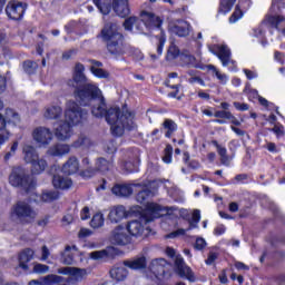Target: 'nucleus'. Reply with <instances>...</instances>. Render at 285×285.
Instances as JSON below:
<instances>
[{
    "mask_svg": "<svg viewBox=\"0 0 285 285\" xmlns=\"http://www.w3.org/2000/svg\"><path fill=\"white\" fill-rule=\"evenodd\" d=\"M19 148V141H14L10 148V151L4 155V161H8L11 157L17 155V150Z\"/></svg>",
    "mask_w": 285,
    "mask_h": 285,
    "instance_id": "3c124183",
    "label": "nucleus"
},
{
    "mask_svg": "<svg viewBox=\"0 0 285 285\" xmlns=\"http://www.w3.org/2000/svg\"><path fill=\"white\" fill-rule=\"evenodd\" d=\"M52 184L60 190H68V188L72 186V180L68 177L61 176V174H56L53 176Z\"/></svg>",
    "mask_w": 285,
    "mask_h": 285,
    "instance_id": "c85d7f7f",
    "label": "nucleus"
},
{
    "mask_svg": "<svg viewBox=\"0 0 285 285\" xmlns=\"http://www.w3.org/2000/svg\"><path fill=\"white\" fill-rule=\"evenodd\" d=\"M72 222H75V217H72V215H70V214L65 215L62 218L63 226H68V225L72 224Z\"/></svg>",
    "mask_w": 285,
    "mask_h": 285,
    "instance_id": "774afa93",
    "label": "nucleus"
},
{
    "mask_svg": "<svg viewBox=\"0 0 285 285\" xmlns=\"http://www.w3.org/2000/svg\"><path fill=\"white\" fill-rule=\"evenodd\" d=\"M213 146L217 148V153L220 156L222 164H224L225 166H228V155H227L226 148L222 147L219 142H217L216 140L213 141Z\"/></svg>",
    "mask_w": 285,
    "mask_h": 285,
    "instance_id": "4c0bfd02",
    "label": "nucleus"
},
{
    "mask_svg": "<svg viewBox=\"0 0 285 285\" xmlns=\"http://www.w3.org/2000/svg\"><path fill=\"white\" fill-rule=\"evenodd\" d=\"M80 219L86 220L90 219V208L83 207L82 210L80 212Z\"/></svg>",
    "mask_w": 285,
    "mask_h": 285,
    "instance_id": "69168bd1",
    "label": "nucleus"
},
{
    "mask_svg": "<svg viewBox=\"0 0 285 285\" xmlns=\"http://www.w3.org/2000/svg\"><path fill=\"white\" fill-rule=\"evenodd\" d=\"M164 128L165 130H167V132L165 134V137L170 138L173 136V132L177 130V124H175V121L170 119H166L164 122Z\"/></svg>",
    "mask_w": 285,
    "mask_h": 285,
    "instance_id": "c03bdc74",
    "label": "nucleus"
},
{
    "mask_svg": "<svg viewBox=\"0 0 285 285\" xmlns=\"http://www.w3.org/2000/svg\"><path fill=\"white\" fill-rule=\"evenodd\" d=\"M110 277H111V279H115L116 282H124V279H126V277H128V269H126V265H124V263L115 265L110 269Z\"/></svg>",
    "mask_w": 285,
    "mask_h": 285,
    "instance_id": "5701e85b",
    "label": "nucleus"
},
{
    "mask_svg": "<svg viewBox=\"0 0 285 285\" xmlns=\"http://www.w3.org/2000/svg\"><path fill=\"white\" fill-rule=\"evenodd\" d=\"M157 39H158L157 52H158V56H161L164 52V46H166V33H164V31H160V36L157 37Z\"/></svg>",
    "mask_w": 285,
    "mask_h": 285,
    "instance_id": "09e8293b",
    "label": "nucleus"
},
{
    "mask_svg": "<svg viewBox=\"0 0 285 285\" xmlns=\"http://www.w3.org/2000/svg\"><path fill=\"white\" fill-rule=\"evenodd\" d=\"M80 146H90V139L86 136H81L76 142H73L75 148H80Z\"/></svg>",
    "mask_w": 285,
    "mask_h": 285,
    "instance_id": "6e6d98bb",
    "label": "nucleus"
},
{
    "mask_svg": "<svg viewBox=\"0 0 285 285\" xmlns=\"http://www.w3.org/2000/svg\"><path fill=\"white\" fill-rule=\"evenodd\" d=\"M12 216L21 224H32L37 219V210L26 200L18 202L12 209Z\"/></svg>",
    "mask_w": 285,
    "mask_h": 285,
    "instance_id": "1a4fd4ad",
    "label": "nucleus"
},
{
    "mask_svg": "<svg viewBox=\"0 0 285 285\" xmlns=\"http://www.w3.org/2000/svg\"><path fill=\"white\" fill-rule=\"evenodd\" d=\"M163 23L164 20L153 12L141 11L140 20L137 17H129L125 20L124 28L134 35H141L144 28L147 30H161Z\"/></svg>",
    "mask_w": 285,
    "mask_h": 285,
    "instance_id": "20e7f679",
    "label": "nucleus"
},
{
    "mask_svg": "<svg viewBox=\"0 0 285 285\" xmlns=\"http://www.w3.org/2000/svg\"><path fill=\"white\" fill-rule=\"evenodd\" d=\"M48 271H50V267H48V265H45L41 263H37L33 266V273L43 274V273H48Z\"/></svg>",
    "mask_w": 285,
    "mask_h": 285,
    "instance_id": "5fc2aeb1",
    "label": "nucleus"
},
{
    "mask_svg": "<svg viewBox=\"0 0 285 285\" xmlns=\"http://www.w3.org/2000/svg\"><path fill=\"white\" fill-rule=\"evenodd\" d=\"M63 282V278L59 275H47L40 279H33L29 282L28 285H55V284H61Z\"/></svg>",
    "mask_w": 285,
    "mask_h": 285,
    "instance_id": "4be33fe9",
    "label": "nucleus"
},
{
    "mask_svg": "<svg viewBox=\"0 0 285 285\" xmlns=\"http://www.w3.org/2000/svg\"><path fill=\"white\" fill-rule=\"evenodd\" d=\"M166 255H168V257H175V268L180 277H186V279H189V282H195V275H193V269L186 266V263H184V258L181 257V255H177L175 248L167 247Z\"/></svg>",
    "mask_w": 285,
    "mask_h": 285,
    "instance_id": "9d476101",
    "label": "nucleus"
},
{
    "mask_svg": "<svg viewBox=\"0 0 285 285\" xmlns=\"http://www.w3.org/2000/svg\"><path fill=\"white\" fill-rule=\"evenodd\" d=\"M90 235H92V230L88 228H81L78 233L79 239H86V237H90Z\"/></svg>",
    "mask_w": 285,
    "mask_h": 285,
    "instance_id": "680f3d73",
    "label": "nucleus"
},
{
    "mask_svg": "<svg viewBox=\"0 0 285 285\" xmlns=\"http://www.w3.org/2000/svg\"><path fill=\"white\" fill-rule=\"evenodd\" d=\"M169 32L177 37H188L190 35V23L184 20H177L169 23Z\"/></svg>",
    "mask_w": 285,
    "mask_h": 285,
    "instance_id": "a211bd4d",
    "label": "nucleus"
},
{
    "mask_svg": "<svg viewBox=\"0 0 285 285\" xmlns=\"http://www.w3.org/2000/svg\"><path fill=\"white\" fill-rule=\"evenodd\" d=\"M70 153V145L56 144L47 150V155L50 157H63Z\"/></svg>",
    "mask_w": 285,
    "mask_h": 285,
    "instance_id": "b1692460",
    "label": "nucleus"
},
{
    "mask_svg": "<svg viewBox=\"0 0 285 285\" xmlns=\"http://www.w3.org/2000/svg\"><path fill=\"white\" fill-rule=\"evenodd\" d=\"M188 230H193V223H189V226L187 229L185 228H178L175 232H171L169 234L166 235L167 239H175L177 237H184V235H186V233H188Z\"/></svg>",
    "mask_w": 285,
    "mask_h": 285,
    "instance_id": "58836bf2",
    "label": "nucleus"
},
{
    "mask_svg": "<svg viewBox=\"0 0 285 285\" xmlns=\"http://www.w3.org/2000/svg\"><path fill=\"white\" fill-rule=\"evenodd\" d=\"M177 210L176 207H163L157 203H146L145 210L139 219L128 222L126 228L131 237H141L150 233L149 222L159 219L163 215H173Z\"/></svg>",
    "mask_w": 285,
    "mask_h": 285,
    "instance_id": "f03ea898",
    "label": "nucleus"
},
{
    "mask_svg": "<svg viewBox=\"0 0 285 285\" xmlns=\"http://www.w3.org/2000/svg\"><path fill=\"white\" fill-rule=\"evenodd\" d=\"M166 266H168V262L164 258H156L151 261L149 271L159 279V277H164L166 275Z\"/></svg>",
    "mask_w": 285,
    "mask_h": 285,
    "instance_id": "aec40b11",
    "label": "nucleus"
},
{
    "mask_svg": "<svg viewBox=\"0 0 285 285\" xmlns=\"http://www.w3.org/2000/svg\"><path fill=\"white\" fill-rule=\"evenodd\" d=\"M105 224L106 217H104L101 212L96 213L90 220V227L95 229L104 228Z\"/></svg>",
    "mask_w": 285,
    "mask_h": 285,
    "instance_id": "473e14b6",
    "label": "nucleus"
},
{
    "mask_svg": "<svg viewBox=\"0 0 285 285\" xmlns=\"http://www.w3.org/2000/svg\"><path fill=\"white\" fill-rule=\"evenodd\" d=\"M216 261H217V253L210 252L205 263L207 264V266H213V264H215Z\"/></svg>",
    "mask_w": 285,
    "mask_h": 285,
    "instance_id": "052dcab7",
    "label": "nucleus"
},
{
    "mask_svg": "<svg viewBox=\"0 0 285 285\" xmlns=\"http://www.w3.org/2000/svg\"><path fill=\"white\" fill-rule=\"evenodd\" d=\"M22 155L26 164L32 165L35 161H37L39 151H37V149L31 145H24L22 148Z\"/></svg>",
    "mask_w": 285,
    "mask_h": 285,
    "instance_id": "bb28decb",
    "label": "nucleus"
},
{
    "mask_svg": "<svg viewBox=\"0 0 285 285\" xmlns=\"http://www.w3.org/2000/svg\"><path fill=\"white\" fill-rule=\"evenodd\" d=\"M31 137L40 148H48L52 144V139H55L52 130L43 126L36 127L31 132Z\"/></svg>",
    "mask_w": 285,
    "mask_h": 285,
    "instance_id": "9b49d317",
    "label": "nucleus"
},
{
    "mask_svg": "<svg viewBox=\"0 0 285 285\" xmlns=\"http://www.w3.org/2000/svg\"><path fill=\"white\" fill-rule=\"evenodd\" d=\"M236 1L237 0H220L219 12L227 14V12L233 10Z\"/></svg>",
    "mask_w": 285,
    "mask_h": 285,
    "instance_id": "37998d69",
    "label": "nucleus"
},
{
    "mask_svg": "<svg viewBox=\"0 0 285 285\" xmlns=\"http://www.w3.org/2000/svg\"><path fill=\"white\" fill-rule=\"evenodd\" d=\"M76 99L80 106H91V115L94 117H105L107 124L111 126L114 137H121L125 130H134L137 128L135 124V114L128 110H120L117 107L106 109V100L101 94V89L95 83H87L82 90L76 92Z\"/></svg>",
    "mask_w": 285,
    "mask_h": 285,
    "instance_id": "f257e3e1",
    "label": "nucleus"
},
{
    "mask_svg": "<svg viewBox=\"0 0 285 285\" xmlns=\"http://www.w3.org/2000/svg\"><path fill=\"white\" fill-rule=\"evenodd\" d=\"M124 266L131 268V271H141L146 268V256H139L131 261H125Z\"/></svg>",
    "mask_w": 285,
    "mask_h": 285,
    "instance_id": "c756f323",
    "label": "nucleus"
},
{
    "mask_svg": "<svg viewBox=\"0 0 285 285\" xmlns=\"http://www.w3.org/2000/svg\"><path fill=\"white\" fill-rule=\"evenodd\" d=\"M9 184L14 188H23L27 193L37 186L35 179L30 175L26 174L23 167H14L9 176Z\"/></svg>",
    "mask_w": 285,
    "mask_h": 285,
    "instance_id": "0eeeda50",
    "label": "nucleus"
},
{
    "mask_svg": "<svg viewBox=\"0 0 285 285\" xmlns=\"http://www.w3.org/2000/svg\"><path fill=\"white\" fill-rule=\"evenodd\" d=\"M71 250H77V246H67L61 255V263L67 266L75 264V255Z\"/></svg>",
    "mask_w": 285,
    "mask_h": 285,
    "instance_id": "7c9ffc66",
    "label": "nucleus"
},
{
    "mask_svg": "<svg viewBox=\"0 0 285 285\" xmlns=\"http://www.w3.org/2000/svg\"><path fill=\"white\" fill-rule=\"evenodd\" d=\"M88 117V110L81 109L77 102L69 100L66 105L65 121L58 122L53 128L55 136L59 141H66L72 137V126L81 124Z\"/></svg>",
    "mask_w": 285,
    "mask_h": 285,
    "instance_id": "7ed1b4c3",
    "label": "nucleus"
},
{
    "mask_svg": "<svg viewBox=\"0 0 285 285\" xmlns=\"http://www.w3.org/2000/svg\"><path fill=\"white\" fill-rule=\"evenodd\" d=\"M48 168V161L43 158H37L31 165L32 175H41Z\"/></svg>",
    "mask_w": 285,
    "mask_h": 285,
    "instance_id": "2f4dec72",
    "label": "nucleus"
},
{
    "mask_svg": "<svg viewBox=\"0 0 285 285\" xmlns=\"http://www.w3.org/2000/svg\"><path fill=\"white\" fill-rule=\"evenodd\" d=\"M61 173L65 175H75L79 173V160L77 157H70L62 166Z\"/></svg>",
    "mask_w": 285,
    "mask_h": 285,
    "instance_id": "a878e982",
    "label": "nucleus"
},
{
    "mask_svg": "<svg viewBox=\"0 0 285 285\" xmlns=\"http://www.w3.org/2000/svg\"><path fill=\"white\" fill-rule=\"evenodd\" d=\"M179 57V48L177 46L171 45L167 51V59H177Z\"/></svg>",
    "mask_w": 285,
    "mask_h": 285,
    "instance_id": "8fccbe9b",
    "label": "nucleus"
},
{
    "mask_svg": "<svg viewBox=\"0 0 285 285\" xmlns=\"http://www.w3.org/2000/svg\"><path fill=\"white\" fill-rule=\"evenodd\" d=\"M41 257H40V262H47L48 257H50V249L48 248V246L43 245L41 247Z\"/></svg>",
    "mask_w": 285,
    "mask_h": 285,
    "instance_id": "13d9d810",
    "label": "nucleus"
},
{
    "mask_svg": "<svg viewBox=\"0 0 285 285\" xmlns=\"http://www.w3.org/2000/svg\"><path fill=\"white\" fill-rule=\"evenodd\" d=\"M40 199H41V202H45V204H50L52 202H57V199H59V191L43 190Z\"/></svg>",
    "mask_w": 285,
    "mask_h": 285,
    "instance_id": "f704fd0d",
    "label": "nucleus"
},
{
    "mask_svg": "<svg viewBox=\"0 0 285 285\" xmlns=\"http://www.w3.org/2000/svg\"><path fill=\"white\" fill-rule=\"evenodd\" d=\"M214 117H216L217 119H229L233 118V112L226 110H218L215 111Z\"/></svg>",
    "mask_w": 285,
    "mask_h": 285,
    "instance_id": "603ef678",
    "label": "nucleus"
},
{
    "mask_svg": "<svg viewBox=\"0 0 285 285\" xmlns=\"http://www.w3.org/2000/svg\"><path fill=\"white\" fill-rule=\"evenodd\" d=\"M63 115V109L59 105H49L45 107L43 117L45 119H59Z\"/></svg>",
    "mask_w": 285,
    "mask_h": 285,
    "instance_id": "cd10ccee",
    "label": "nucleus"
},
{
    "mask_svg": "<svg viewBox=\"0 0 285 285\" xmlns=\"http://www.w3.org/2000/svg\"><path fill=\"white\" fill-rule=\"evenodd\" d=\"M127 230V227L124 225L116 226L110 235L111 244H116L117 246H126L130 244V236Z\"/></svg>",
    "mask_w": 285,
    "mask_h": 285,
    "instance_id": "dca6fc26",
    "label": "nucleus"
},
{
    "mask_svg": "<svg viewBox=\"0 0 285 285\" xmlns=\"http://www.w3.org/2000/svg\"><path fill=\"white\" fill-rule=\"evenodd\" d=\"M213 55H216L218 57L219 61H222L223 67L226 68L228 66H233V68L229 70L235 71L237 70V62L235 60H232L230 58V48L226 45H215L214 49H210Z\"/></svg>",
    "mask_w": 285,
    "mask_h": 285,
    "instance_id": "f8f14e48",
    "label": "nucleus"
},
{
    "mask_svg": "<svg viewBox=\"0 0 285 285\" xmlns=\"http://www.w3.org/2000/svg\"><path fill=\"white\" fill-rule=\"evenodd\" d=\"M112 250H115L114 247H108L107 249L91 252L89 257L90 259H107V257L112 255Z\"/></svg>",
    "mask_w": 285,
    "mask_h": 285,
    "instance_id": "72a5a7b5",
    "label": "nucleus"
},
{
    "mask_svg": "<svg viewBox=\"0 0 285 285\" xmlns=\"http://www.w3.org/2000/svg\"><path fill=\"white\" fill-rule=\"evenodd\" d=\"M90 71L95 77H98L99 79H108V77H110V73H108V71L104 70L102 68L91 67Z\"/></svg>",
    "mask_w": 285,
    "mask_h": 285,
    "instance_id": "49530a36",
    "label": "nucleus"
},
{
    "mask_svg": "<svg viewBox=\"0 0 285 285\" xmlns=\"http://www.w3.org/2000/svg\"><path fill=\"white\" fill-rule=\"evenodd\" d=\"M148 197H153V191L148 189V187H145L137 194L136 202H138V204H146V199H148Z\"/></svg>",
    "mask_w": 285,
    "mask_h": 285,
    "instance_id": "79ce46f5",
    "label": "nucleus"
},
{
    "mask_svg": "<svg viewBox=\"0 0 285 285\" xmlns=\"http://www.w3.org/2000/svg\"><path fill=\"white\" fill-rule=\"evenodd\" d=\"M202 220V212L199 209L194 210L191 220L189 224H193V228H197V223Z\"/></svg>",
    "mask_w": 285,
    "mask_h": 285,
    "instance_id": "864d4df0",
    "label": "nucleus"
},
{
    "mask_svg": "<svg viewBox=\"0 0 285 285\" xmlns=\"http://www.w3.org/2000/svg\"><path fill=\"white\" fill-rule=\"evenodd\" d=\"M206 246H207L206 239H204L203 237L196 238V243L194 245V248L196 250H204V248H206Z\"/></svg>",
    "mask_w": 285,
    "mask_h": 285,
    "instance_id": "4d7b16f0",
    "label": "nucleus"
},
{
    "mask_svg": "<svg viewBox=\"0 0 285 285\" xmlns=\"http://www.w3.org/2000/svg\"><path fill=\"white\" fill-rule=\"evenodd\" d=\"M129 55H132V57L138 60L144 59V53H141L139 49L129 48Z\"/></svg>",
    "mask_w": 285,
    "mask_h": 285,
    "instance_id": "e2e57ef3",
    "label": "nucleus"
},
{
    "mask_svg": "<svg viewBox=\"0 0 285 285\" xmlns=\"http://www.w3.org/2000/svg\"><path fill=\"white\" fill-rule=\"evenodd\" d=\"M111 168H112V163L104 158H99L96 161L95 169H87L86 171H82V177H91L95 175V173H108V170H110Z\"/></svg>",
    "mask_w": 285,
    "mask_h": 285,
    "instance_id": "6ab92c4d",
    "label": "nucleus"
},
{
    "mask_svg": "<svg viewBox=\"0 0 285 285\" xmlns=\"http://www.w3.org/2000/svg\"><path fill=\"white\" fill-rule=\"evenodd\" d=\"M275 28L278 32L285 35V17L284 16H267L258 28L254 29V37L264 39L268 28Z\"/></svg>",
    "mask_w": 285,
    "mask_h": 285,
    "instance_id": "6e6552de",
    "label": "nucleus"
},
{
    "mask_svg": "<svg viewBox=\"0 0 285 285\" xmlns=\"http://www.w3.org/2000/svg\"><path fill=\"white\" fill-rule=\"evenodd\" d=\"M35 259V250L32 248H26L19 254V268L28 271V263Z\"/></svg>",
    "mask_w": 285,
    "mask_h": 285,
    "instance_id": "393cba45",
    "label": "nucleus"
},
{
    "mask_svg": "<svg viewBox=\"0 0 285 285\" xmlns=\"http://www.w3.org/2000/svg\"><path fill=\"white\" fill-rule=\"evenodd\" d=\"M242 8H244V3L239 2L233 12V14L229 18V23H237L242 17H244V12L242 11Z\"/></svg>",
    "mask_w": 285,
    "mask_h": 285,
    "instance_id": "ea45409f",
    "label": "nucleus"
},
{
    "mask_svg": "<svg viewBox=\"0 0 285 285\" xmlns=\"http://www.w3.org/2000/svg\"><path fill=\"white\" fill-rule=\"evenodd\" d=\"M85 70L86 68L83 67V65L77 63L73 71V79L69 80L68 82V85L71 86V88H76L75 97H77V91L83 90V88H86L88 83H94L88 81L86 75L83 73Z\"/></svg>",
    "mask_w": 285,
    "mask_h": 285,
    "instance_id": "ddd939ff",
    "label": "nucleus"
},
{
    "mask_svg": "<svg viewBox=\"0 0 285 285\" xmlns=\"http://www.w3.org/2000/svg\"><path fill=\"white\" fill-rule=\"evenodd\" d=\"M58 273L59 275H66L71 282H83L88 277V269L79 267H60Z\"/></svg>",
    "mask_w": 285,
    "mask_h": 285,
    "instance_id": "2eb2a0df",
    "label": "nucleus"
},
{
    "mask_svg": "<svg viewBox=\"0 0 285 285\" xmlns=\"http://www.w3.org/2000/svg\"><path fill=\"white\" fill-rule=\"evenodd\" d=\"M208 70H212L214 72L219 83H222L223 86H226V83H228V80H229L228 75L219 71L216 66L209 65Z\"/></svg>",
    "mask_w": 285,
    "mask_h": 285,
    "instance_id": "c9c22d12",
    "label": "nucleus"
},
{
    "mask_svg": "<svg viewBox=\"0 0 285 285\" xmlns=\"http://www.w3.org/2000/svg\"><path fill=\"white\" fill-rule=\"evenodd\" d=\"M37 68H39V65L32 60H27L23 63V70L28 75H32L37 71Z\"/></svg>",
    "mask_w": 285,
    "mask_h": 285,
    "instance_id": "a18cd8bd",
    "label": "nucleus"
},
{
    "mask_svg": "<svg viewBox=\"0 0 285 285\" xmlns=\"http://www.w3.org/2000/svg\"><path fill=\"white\" fill-rule=\"evenodd\" d=\"M94 3L101 14H110L111 10L122 18L130 14L128 0H94Z\"/></svg>",
    "mask_w": 285,
    "mask_h": 285,
    "instance_id": "423d86ee",
    "label": "nucleus"
},
{
    "mask_svg": "<svg viewBox=\"0 0 285 285\" xmlns=\"http://www.w3.org/2000/svg\"><path fill=\"white\" fill-rule=\"evenodd\" d=\"M101 39L107 43V50L112 57H121L128 52L124 43V35L117 23H107L101 30Z\"/></svg>",
    "mask_w": 285,
    "mask_h": 285,
    "instance_id": "39448f33",
    "label": "nucleus"
},
{
    "mask_svg": "<svg viewBox=\"0 0 285 285\" xmlns=\"http://www.w3.org/2000/svg\"><path fill=\"white\" fill-rule=\"evenodd\" d=\"M273 134L276 135V137H284V126L276 125L274 128L271 129Z\"/></svg>",
    "mask_w": 285,
    "mask_h": 285,
    "instance_id": "bf43d9fd",
    "label": "nucleus"
},
{
    "mask_svg": "<svg viewBox=\"0 0 285 285\" xmlns=\"http://www.w3.org/2000/svg\"><path fill=\"white\" fill-rule=\"evenodd\" d=\"M6 119L8 124H12L13 126H17L20 121L19 114L10 108L6 109Z\"/></svg>",
    "mask_w": 285,
    "mask_h": 285,
    "instance_id": "a19ab883",
    "label": "nucleus"
},
{
    "mask_svg": "<svg viewBox=\"0 0 285 285\" xmlns=\"http://www.w3.org/2000/svg\"><path fill=\"white\" fill-rule=\"evenodd\" d=\"M127 217L128 210H126V207L122 205H118L109 209L107 219L110 222V224H119L120 222H124V219H126Z\"/></svg>",
    "mask_w": 285,
    "mask_h": 285,
    "instance_id": "f3484780",
    "label": "nucleus"
},
{
    "mask_svg": "<svg viewBox=\"0 0 285 285\" xmlns=\"http://www.w3.org/2000/svg\"><path fill=\"white\" fill-rule=\"evenodd\" d=\"M27 8L28 7L23 2L10 1L6 7V14L13 21H20V19H23Z\"/></svg>",
    "mask_w": 285,
    "mask_h": 285,
    "instance_id": "4468645a",
    "label": "nucleus"
},
{
    "mask_svg": "<svg viewBox=\"0 0 285 285\" xmlns=\"http://www.w3.org/2000/svg\"><path fill=\"white\" fill-rule=\"evenodd\" d=\"M132 186H141V184H116L111 188V193L116 197H130L132 195Z\"/></svg>",
    "mask_w": 285,
    "mask_h": 285,
    "instance_id": "412c9836",
    "label": "nucleus"
},
{
    "mask_svg": "<svg viewBox=\"0 0 285 285\" xmlns=\"http://www.w3.org/2000/svg\"><path fill=\"white\" fill-rule=\"evenodd\" d=\"M188 83H199V86H206V82H204V79L194 76L188 79Z\"/></svg>",
    "mask_w": 285,
    "mask_h": 285,
    "instance_id": "338daca9",
    "label": "nucleus"
},
{
    "mask_svg": "<svg viewBox=\"0 0 285 285\" xmlns=\"http://www.w3.org/2000/svg\"><path fill=\"white\" fill-rule=\"evenodd\" d=\"M164 164H173V146L167 145L163 156Z\"/></svg>",
    "mask_w": 285,
    "mask_h": 285,
    "instance_id": "de8ad7c7",
    "label": "nucleus"
},
{
    "mask_svg": "<svg viewBox=\"0 0 285 285\" xmlns=\"http://www.w3.org/2000/svg\"><path fill=\"white\" fill-rule=\"evenodd\" d=\"M180 61H183L184 66H191L193 68H197L199 66L197 58L190 53H181Z\"/></svg>",
    "mask_w": 285,
    "mask_h": 285,
    "instance_id": "e433bc0d",
    "label": "nucleus"
},
{
    "mask_svg": "<svg viewBox=\"0 0 285 285\" xmlns=\"http://www.w3.org/2000/svg\"><path fill=\"white\" fill-rule=\"evenodd\" d=\"M233 106H234V108H236V110H239L240 112H244V111H246V110H248V104H242V102H237V101H235L234 104H233Z\"/></svg>",
    "mask_w": 285,
    "mask_h": 285,
    "instance_id": "0e129e2a",
    "label": "nucleus"
}]
</instances>
